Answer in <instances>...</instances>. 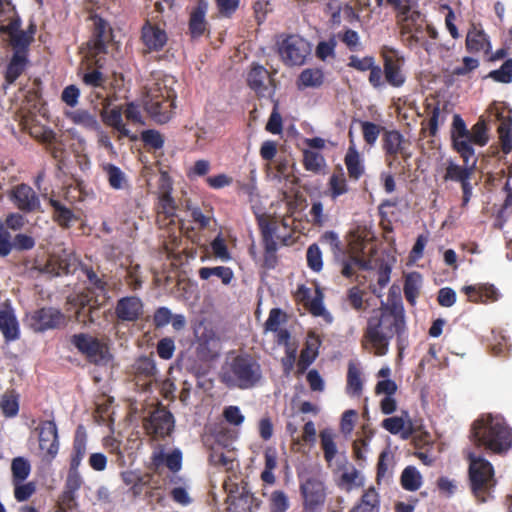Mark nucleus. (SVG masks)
<instances>
[{
	"mask_svg": "<svg viewBox=\"0 0 512 512\" xmlns=\"http://www.w3.org/2000/svg\"><path fill=\"white\" fill-rule=\"evenodd\" d=\"M472 439L478 446L501 454L512 446V433L499 416L484 415L472 425Z\"/></svg>",
	"mask_w": 512,
	"mask_h": 512,
	"instance_id": "nucleus-1",
	"label": "nucleus"
},
{
	"mask_svg": "<svg viewBox=\"0 0 512 512\" xmlns=\"http://www.w3.org/2000/svg\"><path fill=\"white\" fill-rule=\"evenodd\" d=\"M262 378L259 363L250 356H237L222 373V381L231 388L250 389Z\"/></svg>",
	"mask_w": 512,
	"mask_h": 512,
	"instance_id": "nucleus-2",
	"label": "nucleus"
},
{
	"mask_svg": "<svg viewBox=\"0 0 512 512\" xmlns=\"http://www.w3.org/2000/svg\"><path fill=\"white\" fill-rule=\"evenodd\" d=\"M176 94L173 89L155 83L151 86L143 100L144 109L149 116L157 123H167L175 108Z\"/></svg>",
	"mask_w": 512,
	"mask_h": 512,
	"instance_id": "nucleus-3",
	"label": "nucleus"
},
{
	"mask_svg": "<svg viewBox=\"0 0 512 512\" xmlns=\"http://www.w3.org/2000/svg\"><path fill=\"white\" fill-rule=\"evenodd\" d=\"M469 479L472 493L480 502H486L496 485L492 464L481 456L469 453Z\"/></svg>",
	"mask_w": 512,
	"mask_h": 512,
	"instance_id": "nucleus-4",
	"label": "nucleus"
},
{
	"mask_svg": "<svg viewBox=\"0 0 512 512\" xmlns=\"http://www.w3.org/2000/svg\"><path fill=\"white\" fill-rule=\"evenodd\" d=\"M409 141L398 130H384L382 133V150L387 167L394 168L399 164L398 159L402 158L405 162L411 158V152L408 151Z\"/></svg>",
	"mask_w": 512,
	"mask_h": 512,
	"instance_id": "nucleus-5",
	"label": "nucleus"
},
{
	"mask_svg": "<svg viewBox=\"0 0 512 512\" xmlns=\"http://www.w3.org/2000/svg\"><path fill=\"white\" fill-rule=\"evenodd\" d=\"M311 47L308 41L299 35H285L278 42V54L287 66H300L305 63Z\"/></svg>",
	"mask_w": 512,
	"mask_h": 512,
	"instance_id": "nucleus-6",
	"label": "nucleus"
},
{
	"mask_svg": "<svg viewBox=\"0 0 512 512\" xmlns=\"http://www.w3.org/2000/svg\"><path fill=\"white\" fill-rule=\"evenodd\" d=\"M383 61L382 78L383 88L389 85L393 88H400L406 82L404 72L405 59L393 48L384 47L381 51Z\"/></svg>",
	"mask_w": 512,
	"mask_h": 512,
	"instance_id": "nucleus-7",
	"label": "nucleus"
},
{
	"mask_svg": "<svg viewBox=\"0 0 512 512\" xmlns=\"http://www.w3.org/2000/svg\"><path fill=\"white\" fill-rule=\"evenodd\" d=\"M172 181L167 172L159 177V193L156 204L157 222L161 226L175 223L177 205L172 197Z\"/></svg>",
	"mask_w": 512,
	"mask_h": 512,
	"instance_id": "nucleus-8",
	"label": "nucleus"
},
{
	"mask_svg": "<svg viewBox=\"0 0 512 512\" xmlns=\"http://www.w3.org/2000/svg\"><path fill=\"white\" fill-rule=\"evenodd\" d=\"M397 330L394 322H373L367 327L365 340L374 349L376 356H383L387 353L389 342Z\"/></svg>",
	"mask_w": 512,
	"mask_h": 512,
	"instance_id": "nucleus-9",
	"label": "nucleus"
},
{
	"mask_svg": "<svg viewBox=\"0 0 512 512\" xmlns=\"http://www.w3.org/2000/svg\"><path fill=\"white\" fill-rule=\"evenodd\" d=\"M38 433L42 460L51 463L59 451L57 426L53 421H44L35 429Z\"/></svg>",
	"mask_w": 512,
	"mask_h": 512,
	"instance_id": "nucleus-10",
	"label": "nucleus"
},
{
	"mask_svg": "<svg viewBox=\"0 0 512 512\" xmlns=\"http://www.w3.org/2000/svg\"><path fill=\"white\" fill-rule=\"evenodd\" d=\"M8 197L13 205L24 214L41 211L40 198L28 184L21 183L13 186Z\"/></svg>",
	"mask_w": 512,
	"mask_h": 512,
	"instance_id": "nucleus-11",
	"label": "nucleus"
},
{
	"mask_svg": "<svg viewBox=\"0 0 512 512\" xmlns=\"http://www.w3.org/2000/svg\"><path fill=\"white\" fill-rule=\"evenodd\" d=\"M72 343L87 358L96 364H105L110 359L106 345L98 339L87 334H76L72 337Z\"/></svg>",
	"mask_w": 512,
	"mask_h": 512,
	"instance_id": "nucleus-12",
	"label": "nucleus"
},
{
	"mask_svg": "<svg viewBox=\"0 0 512 512\" xmlns=\"http://www.w3.org/2000/svg\"><path fill=\"white\" fill-rule=\"evenodd\" d=\"M258 226L264 246L263 266L267 269H274L278 262L277 242L274 239L277 226L263 217L258 218Z\"/></svg>",
	"mask_w": 512,
	"mask_h": 512,
	"instance_id": "nucleus-13",
	"label": "nucleus"
},
{
	"mask_svg": "<svg viewBox=\"0 0 512 512\" xmlns=\"http://www.w3.org/2000/svg\"><path fill=\"white\" fill-rule=\"evenodd\" d=\"M300 490L304 499V511L318 512L326 498L323 482L316 478H309L301 484Z\"/></svg>",
	"mask_w": 512,
	"mask_h": 512,
	"instance_id": "nucleus-14",
	"label": "nucleus"
},
{
	"mask_svg": "<svg viewBox=\"0 0 512 512\" xmlns=\"http://www.w3.org/2000/svg\"><path fill=\"white\" fill-rule=\"evenodd\" d=\"M144 428L149 435L165 437L174 428L173 415L163 407L157 408L145 419Z\"/></svg>",
	"mask_w": 512,
	"mask_h": 512,
	"instance_id": "nucleus-15",
	"label": "nucleus"
},
{
	"mask_svg": "<svg viewBox=\"0 0 512 512\" xmlns=\"http://www.w3.org/2000/svg\"><path fill=\"white\" fill-rule=\"evenodd\" d=\"M348 66L360 72L370 71L368 81L374 89L383 88L382 67L375 63L373 56L359 58L356 55L349 57Z\"/></svg>",
	"mask_w": 512,
	"mask_h": 512,
	"instance_id": "nucleus-16",
	"label": "nucleus"
},
{
	"mask_svg": "<svg viewBox=\"0 0 512 512\" xmlns=\"http://www.w3.org/2000/svg\"><path fill=\"white\" fill-rule=\"evenodd\" d=\"M266 80H268L269 83L273 82L270 78L269 71L264 66L258 63H253L247 74L246 81L248 87L253 90L258 97H272L274 94V89H269L265 84Z\"/></svg>",
	"mask_w": 512,
	"mask_h": 512,
	"instance_id": "nucleus-17",
	"label": "nucleus"
},
{
	"mask_svg": "<svg viewBox=\"0 0 512 512\" xmlns=\"http://www.w3.org/2000/svg\"><path fill=\"white\" fill-rule=\"evenodd\" d=\"M141 40L147 52H159L167 44L168 36L164 29L146 21L141 29Z\"/></svg>",
	"mask_w": 512,
	"mask_h": 512,
	"instance_id": "nucleus-18",
	"label": "nucleus"
},
{
	"mask_svg": "<svg viewBox=\"0 0 512 512\" xmlns=\"http://www.w3.org/2000/svg\"><path fill=\"white\" fill-rule=\"evenodd\" d=\"M465 46L469 53L483 52L488 55L492 50L489 36L475 24H472L467 32Z\"/></svg>",
	"mask_w": 512,
	"mask_h": 512,
	"instance_id": "nucleus-19",
	"label": "nucleus"
},
{
	"mask_svg": "<svg viewBox=\"0 0 512 512\" xmlns=\"http://www.w3.org/2000/svg\"><path fill=\"white\" fill-rule=\"evenodd\" d=\"M382 427L391 434H400L404 440L409 439L415 432V427L409 416V413L404 411L400 416L386 418L382 421Z\"/></svg>",
	"mask_w": 512,
	"mask_h": 512,
	"instance_id": "nucleus-20",
	"label": "nucleus"
},
{
	"mask_svg": "<svg viewBox=\"0 0 512 512\" xmlns=\"http://www.w3.org/2000/svg\"><path fill=\"white\" fill-rule=\"evenodd\" d=\"M476 164L477 159H473V161L468 164L463 163V165L456 164L453 161H448L443 175V181L456 182L460 185L468 182L474 173Z\"/></svg>",
	"mask_w": 512,
	"mask_h": 512,
	"instance_id": "nucleus-21",
	"label": "nucleus"
},
{
	"mask_svg": "<svg viewBox=\"0 0 512 512\" xmlns=\"http://www.w3.org/2000/svg\"><path fill=\"white\" fill-rule=\"evenodd\" d=\"M143 314V303L135 296L123 297L116 305L117 320H139Z\"/></svg>",
	"mask_w": 512,
	"mask_h": 512,
	"instance_id": "nucleus-22",
	"label": "nucleus"
},
{
	"mask_svg": "<svg viewBox=\"0 0 512 512\" xmlns=\"http://www.w3.org/2000/svg\"><path fill=\"white\" fill-rule=\"evenodd\" d=\"M463 292L471 302H494L499 298V292L492 284L471 285L463 287Z\"/></svg>",
	"mask_w": 512,
	"mask_h": 512,
	"instance_id": "nucleus-23",
	"label": "nucleus"
},
{
	"mask_svg": "<svg viewBox=\"0 0 512 512\" xmlns=\"http://www.w3.org/2000/svg\"><path fill=\"white\" fill-rule=\"evenodd\" d=\"M90 19L93 22L94 47L98 52H102L111 38L112 29L109 23L97 14L91 15Z\"/></svg>",
	"mask_w": 512,
	"mask_h": 512,
	"instance_id": "nucleus-24",
	"label": "nucleus"
},
{
	"mask_svg": "<svg viewBox=\"0 0 512 512\" xmlns=\"http://www.w3.org/2000/svg\"><path fill=\"white\" fill-rule=\"evenodd\" d=\"M420 18L421 13L412 9L411 0L403 6V10L399 9L396 12V21L400 26L401 35L405 36L412 32V28L420 23Z\"/></svg>",
	"mask_w": 512,
	"mask_h": 512,
	"instance_id": "nucleus-25",
	"label": "nucleus"
},
{
	"mask_svg": "<svg viewBox=\"0 0 512 512\" xmlns=\"http://www.w3.org/2000/svg\"><path fill=\"white\" fill-rule=\"evenodd\" d=\"M207 3L204 0H199L196 7L192 10L189 19V32L192 38L202 36L206 30L207 22L205 15L207 11Z\"/></svg>",
	"mask_w": 512,
	"mask_h": 512,
	"instance_id": "nucleus-26",
	"label": "nucleus"
},
{
	"mask_svg": "<svg viewBox=\"0 0 512 512\" xmlns=\"http://www.w3.org/2000/svg\"><path fill=\"white\" fill-rule=\"evenodd\" d=\"M27 63V55H24L22 51H14L5 71V83L12 85L24 72Z\"/></svg>",
	"mask_w": 512,
	"mask_h": 512,
	"instance_id": "nucleus-27",
	"label": "nucleus"
},
{
	"mask_svg": "<svg viewBox=\"0 0 512 512\" xmlns=\"http://www.w3.org/2000/svg\"><path fill=\"white\" fill-rule=\"evenodd\" d=\"M41 271L51 276H61L69 274L71 271V259L69 256L57 254L49 255Z\"/></svg>",
	"mask_w": 512,
	"mask_h": 512,
	"instance_id": "nucleus-28",
	"label": "nucleus"
},
{
	"mask_svg": "<svg viewBox=\"0 0 512 512\" xmlns=\"http://www.w3.org/2000/svg\"><path fill=\"white\" fill-rule=\"evenodd\" d=\"M344 163L347 168L348 175L352 180H359L365 172L363 160L355 145L349 146L344 157Z\"/></svg>",
	"mask_w": 512,
	"mask_h": 512,
	"instance_id": "nucleus-29",
	"label": "nucleus"
},
{
	"mask_svg": "<svg viewBox=\"0 0 512 512\" xmlns=\"http://www.w3.org/2000/svg\"><path fill=\"white\" fill-rule=\"evenodd\" d=\"M101 117L105 125L112 127L119 133L118 139L128 137L134 140L136 138L135 136H131L130 130L123 124L122 114L119 108L103 111Z\"/></svg>",
	"mask_w": 512,
	"mask_h": 512,
	"instance_id": "nucleus-30",
	"label": "nucleus"
},
{
	"mask_svg": "<svg viewBox=\"0 0 512 512\" xmlns=\"http://www.w3.org/2000/svg\"><path fill=\"white\" fill-rule=\"evenodd\" d=\"M49 205L53 208V220L62 228H69L72 221H76L77 217L74 212L63 205L59 200L49 199Z\"/></svg>",
	"mask_w": 512,
	"mask_h": 512,
	"instance_id": "nucleus-31",
	"label": "nucleus"
},
{
	"mask_svg": "<svg viewBox=\"0 0 512 512\" xmlns=\"http://www.w3.org/2000/svg\"><path fill=\"white\" fill-rule=\"evenodd\" d=\"M421 286L422 275L419 272L414 271L405 275L403 291L405 299L409 304L414 305L416 303L420 295Z\"/></svg>",
	"mask_w": 512,
	"mask_h": 512,
	"instance_id": "nucleus-32",
	"label": "nucleus"
},
{
	"mask_svg": "<svg viewBox=\"0 0 512 512\" xmlns=\"http://www.w3.org/2000/svg\"><path fill=\"white\" fill-rule=\"evenodd\" d=\"M323 83L324 73L318 68L304 69L297 79V86L299 89L319 88Z\"/></svg>",
	"mask_w": 512,
	"mask_h": 512,
	"instance_id": "nucleus-33",
	"label": "nucleus"
},
{
	"mask_svg": "<svg viewBox=\"0 0 512 512\" xmlns=\"http://www.w3.org/2000/svg\"><path fill=\"white\" fill-rule=\"evenodd\" d=\"M68 119L74 124L80 125L88 130L100 129V123L96 116L87 110L78 109L66 113Z\"/></svg>",
	"mask_w": 512,
	"mask_h": 512,
	"instance_id": "nucleus-34",
	"label": "nucleus"
},
{
	"mask_svg": "<svg viewBox=\"0 0 512 512\" xmlns=\"http://www.w3.org/2000/svg\"><path fill=\"white\" fill-rule=\"evenodd\" d=\"M424 111L429 116L428 119V130L430 136H436L438 132L439 123L444 122V116L441 117V103L438 100L433 102H426L424 105Z\"/></svg>",
	"mask_w": 512,
	"mask_h": 512,
	"instance_id": "nucleus-35",
	"label": "nucleus"
},
{
	"mask_svg": "<svg viewBox=\"0 0 512 512\" xmlns=\"http://www.w3.org/2000/svg\"><path fill=\"white\" fill-rule=\"evenodd\" d=\"M198 275L201 280H208L212 276L218 277L224 285H229L234 278L233 270L226 266L201 267Z\"/></svg>",
	"mask_w": 512,
	"mask_h": 512,
	"instance_id": "nucleus-36",
	"label": "nucleus"
},
{
	"mask_svg": "<svg viewBox=\"0 0 512 512\" xmlns=\"http://www.w3.org/2000/svg\"><path fill=\"white\" fill-rule=\"evenodd\" d=\"M321 345V341L318 336H316L313 332L308 334V338L306 341V346L302 350L299 364L304 368L309 366L318 356V349Z\"/></svg>",
	"mask_w": 512,
	"mask_h": 512,
	"instance_id": "nucleus-37",
	"label": "nucleus"
},
{
	"mask_svg": "<svg viewBox=\"0 0 512 512\" xmlns=\"http://www.w3.org/2000/svg\"><path fill=\"white\" fill-rule=\"evenodd\" d=\"M329 196L335 200L341 195L349 191L346 176L343 169L340 167L338 172H334L328 181Z\"/></svg>",
	"mask_w": 512,
	"mask_h": 512,
	"instance_id": "nucleus-38",
	"label": "nucleus"
},
{
	"mask_svg": "<svg viewBox=\"0 0 512 512\" xmlns=\"http://www.w3.org/2000/svg\"><path fill=\"white\" fill-rule=\"evenodd\" d=\"M300 291L303 295L305 306L309 312L314 317L324 316L325 308L323 306V295L321 291L316 289L313 297L310 296V289L308 288H301Z\"/></svg>",
	"mask_w": 512,
	"mask_h": 512,
	"instance_id": "nucleus-39",
	"label": "nucleus"
},
{
	"mask_svg": "<svg viewBox=\"0 0 512 512\" xmlns=\"http://www.w3.org/2000/svg\"><path fill=\"white\" fill-rule=\"evenodd\" d=\"M69 305L71 306V308H69L68 310H74L73 315H68L69 319L74 317L75 320H80L82 318V320L92 321L94 320V313H96V311L99 310L98 308L90 305L89 301L87 303H84L82 298H77L73 302H69Z\"/></svg>",
	"mask_w": 512,
	"mask_h": 512,
	"instance_id": "nucleus-40",
	"label": "nucleus"
},
{
	"mask_svg": "<svg viewBox=\"0 0 512 512\" xmlns=\"http://www.w3.org/2000/svg\"><path fill=\"white\" fill-rule=\"evenodd\" d=\"M422 475L414 466L406 467L401 474V485L405 490L416 491L422 486Z\"/></svg>",
	"mask_w": 512,
	"mask_h": 512,
	"instance_id": "nucleus-41",
	"label": "nucleus"
},
{
	"mask_svg": "<svg viewBox=\"0 0 512 512\" xmlns=\"http://www.w3.org/2000/svg\"><path fill=\"white\" fill-rule=\"evenodd\" d=\"M87 451V438L86 433L79 427L76 431L74 443H73V452L74 455L71 459V465L79 466L81 464L82 459L84 458Z\"/></svg>",
	"mask_w": 512,
	"mask_h": 512,
	"instance_id": "nucleus-42",
	"label": "nucleus"
},
{
	"mask_svg": "<svg viewBox=\"0 0 512 512\" xmlns=\"http://www.w3.org/2000/svg\"><path fill=\"white\" fill-rule=\"evenodd\" d=\"M303 166L305 170L318 174L325 166V158L319 152L305 149L303 151Z\"/></svg>",
	"mask_w": 512,
	"mask_h": 512,
	"instance_id": "nucleus-43",
	"label": "nucleus"
},
{
	"mask_svg": "<svg viewBox=\"0 0 512 512\" xmlns=\"http://www.w3.org/2000/svg\"><path fill=\"white\" fill-rule=\"evenodd\" d=\"M321 446L324 452L325 460L330 463L337 454V446L335 443V434L329 428L320 432Z\"/></svg>",
	"mask_w": 512,
	"mask_h": 512,
	"instance_id": "nucleus-44",
	"label": "nucleus"
},
{
	"mask_svg": "<svg viewBox=\"0 0 512 512\" xmlns=\"http://www.w3.org/2000/svg\"><path fill=\"white\" fill-rule=\"evenodd\" d=\"M473 142L467 137L462 139L452 140L453 149L460 155L463 163L468 164L477 159L475 157V150L473 148Z\"/></svg>",
	"mask_w": 512,
	"mask_h": 512,
	"instance_id": "nucleus-45",
	"label": "nucleus"
},
{
	"mask_svg": "<svg viewBox=\"0 0 512 512\" xmlns=\"http://www.w3.org/2000/svg\"><path fill=\"white\" fill-rule=\"evenodd\" d=\"M497 132L502 152L509 154L512 151V117L500 123Z\"/></svg>",
	"mask_w": 512,
	"mask_h": 512,
	"instance_id": "nucleus-46",
	"label": "nucleus"
},
{
	"mask_svg": "<svg viewBox=\"0 0 512 512\" xmlns=\"http://www.w3.org/2000/svg\"><path fill=\"white\" fill-rule=\"evenodd\" d=\"M165 461L166 466L173 472H177L182 466V454L179 450L163 455L162 453L153 456V463L158 466Z\"/></svg>",
	"mask_w": 512,
	"mask_h": 512,
	"instance_id": "nucleus-47",
	"label": "nucleus"
},
{
	"mask_svg": "<svg viewBox=\"0 0 512 512\" xmlns=\"http://www.w3.org/2000/svg\"><path fill=\"white\" fill-rule=\"evenodd\" d=\"M35 32L34 26H30V34L25 31L12 35L10 38V44L14 51H22L24 55L28 56V47L33 41V34Z\"/></svg>",
	"mask_w": 512,
	"mask_h": 512,
	"instance_id": "nucleus-48",
	"label": "nucleus"
},
{
	"mask_svg": "<svg viewBox=\"0 0 512 512\" xmlns=\"http://www.w3.org/2000/svg\"><path fill=\"white\" fill-rule=\"evenodd\" d=\"M468 133V138L474 145L483 147L489 141L488 128L484 120L477 121Z\"/></svg>",
	"mask_w": 512,
	"mask_h": 512,
	"instance_id": "nucleus-49",
	"label": "nucleus"
},
{
	"mask_svg": "<svg viewBox=\"0 0 512 512\" xmlns=\"http://www.w3.org/2000/svg\"><path fill=\"white\" fill-rule=\"evenodd\" d=\"M11 471L14 482H23L30 474V462L24 457H16L12 460Z\"/></svg>",
	"mask_w": 512,
	"mask_h": 512,
	"instance_id": "nucleus-50",
	"label": "nucleus"
},
{
	"mask_svg": "<svg viewBox=\"0 0 512 512\" xmlns=\"http://www.w3.org/2000/svg\"><path fill=\"white\" fill-rule=\"evenodd\" d=\"M493 81L503 84L512 82V58L506 59L500 68L492 70L487 75Z\"/></svg>",
	"mask_w": 512,
	"mask_h": 512,
	"instance_id": "nucleus-51",
	"label": "nucleus"
},
{
	"mask_svg": "<svg viewBox=\"0 0 512 512\" xmlns=\"http://www.w3.org/2000/svg\"><path fill=\"white\" fill-rule=\"evenodd\" d=\"M360 124L363 139L370 146H374L380 133H384V130H386L384 127L370 121H360Z\"/></svg>",
	"mask_w": 512,
	"mask_h": 512,
	"instance_id": "nucleus-52",
	"label": "nucleus"
},
{
	"mask_svg": "<svg viewBox=\"0 0 512 512\" xmlns=\"http://www.w3.org/2000/svg\"><path fill=\"white\" fill-rule=\"evenodd\" d=\"M105 172L108 176L109 185L115 189L120 190L124 188L126 179L122 170L114 164H107L104 167Z\"/></svg>",
	"mask_w": 512,
	"mask_h": 512,
	"instance_id": "nucleus-53",
	"label": "nucleus"
},
{
	"mask_svg": "<svg viewBox=\"0 0 512 512\" xmlns=\"http://www.w3.org/2000/svg\"><path fill=\"white\" fill-rule=\"evenodd\" d=\"M141 140L148 149L159 150L164 146L163 135L154 129L144 130L141 133Z\"/></svg>",
	"mask_w": 512,
	"mask_h": 512,
	"instance_id": "nucleus-54",
	"label": "nucleus"
},
{
	"mask_svg": "<svg viewBox=\"0 0 512 512\" xmlns=\"http://www.w3.org/2000/svg\"><path fill=\"white\" fill-rule=\"evenodd\" d=\"M281 322H266L265 331L271 332L274 335L275 341L279 345H285L287 347H292L290 345V333L280 327Z\"/></svg>",
	"mask_w": 512,
	"mask_h": 512,
	"instance_id": "nucleus-55",
	"label": "nucleus"
},
{
	"mask_svg": "<svg viewBox=\"0 0 512 512\" xmlns=\"http://www.w3.org/2000/svg\"><path fill=\"white\" fill-rule=\"evenodd\" d=\"M308 267L314 272H320L323 267L322 252L316 243L311 244L306 252Z\"/></svg>",
	"mask_w": 512,
	"mask_h": 512,
	"instance_id": "nucleus-56",
	"label": "nucleus"
},
{
	"mask_svg": "<svg viewBox=\"0 0 512 512\" xmlns=\"http://www.w3.org/2000/svg\"><path fill=\"white\" fill-rule=\"evenodd\" d=\"M212 253L215 258L227 262L232 259L231 253L228 250L227 244L221 234L217 235L210 244Z\"/></svg>",
	"mask_w": 512,
	"mask_h": 512,
	"instance_id": "nucleus-57",
	"label": "nucleus"
},
{
	"mask_svg": "<svg viewBox=\"0 0 512 512\" xmlns=\"http://www.w3.org/2000/svg\"><path fill=\"white\" fill-rule=\"evenodd\" d=\"M0 407L6 416H15L19 410L17 396L13 392H6L0 399Z\"/></svg>",
	"mask_w": 512,
	"mask_h": 512,
	"instance_id": "nucleus-58",
	"label": "nucleus"
},
{
	"mask_svg": "<svg viewBox=\"0 0 512 512\" xmlns=\"http://www.w3.org/2000/svg\"><path fill=\"white\" fill-rule=\"evenodd\" d=\"M82 82L91 88H105L106 77L102 72L94 69L83 74Z\"/></svg>",
	"mask_w": 512,
	"mask_h": 512,
	"instance_id": "nucleus-59",
	"label": "nucleus"
},
{
	"mask_svg": "<svg viewBox=\"0 0 512 512\" xmlns=\"http://www.w3.org/2000/svg\"><path fill=\"white\" fill-rule=\"evenodd\" d=\"M271 512H285L289 508V500L283 491H274L270 497Z\"/></svg>",
	"mask_w": 512,
	"mask_h": 512,
	"instance_id": "nucleus-60",
	"label": "nucleus"
},
{
	"mask_svg": "<svg viewBox=\"0 0 512 512\" xmlns=\"http://www.w3.org/2000/svg\"><path fill=\"white\" fill-rule=\"evenodd\" d=\"M347 389L353 394H359L362 390V380L357 368L350 364L348 369Z\"/></svg>",
	"mask_w": 512,
	"mask_h": 512,
	"instance_id": "nucleus-61",
	"label": "nucleus"
},
{
	"mask_svg": "<svg viewBox=\"0 0 512 512\" xmlns=\"http://www.w3.org/2000/svg\"><path fill=\"white\" fill-rule=\"evenodd\" d=\"M266 130L272 134H280L283 130L282 117L278 112V102L274 104V108L266 124Z\"/></svg>",
	"mask_w": 512,
	"mask_h": 512,
	"instance_id": "nucleus-62",
	"label": "nucleus"
},
{
	"mask_svg": "<svg viewBox=\"0 0 512 512\" xmlns=\"http://www.w3.org/2000/svg\"><path fill=\"white\" fill-rule=\"evenodd\" d=\"M35 245V239L32 236L24 233H18L13 238V248L18 251L32 250Z\"/></svg>",
	"mask_w": 512,
	"mask_h": 512,
	"instance_id": "nucleus-63",
	"label": "nucleus"
},
{
	"mask_svg": "<svg viewBox=\"0 0 512 512\" xmlns=\"http://www.w3.org/2000/svg\"><path fill=\"white\" fill-rule=\"evenodd\" d=\"M15 488H14V496L17 499V501L22 502L27 499H29L33 493L35 492V484L32 482L24 483L22 482H14Z\"/></svg>",
	"mask_w": 512,
	"mask_h": 512,
	"instance_id": "nucleus-64",
	"label": "nucleus"
}]
</instances>
